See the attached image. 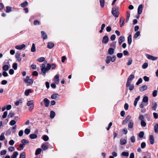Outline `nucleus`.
Returning a JSON list of instances; mask_svg holds the SVG:
<instances>
[{
  "label": "nucleus",
  "instance_id": "obj_1",
  "mask_svg": "<svg viewBox=\"0 0 158 158\" xmlns=\"http://www.w3.org/2000/svg\"><path fill=\"white\" fill-rule=\"evenodd\" d=\"M51 68V65L50 64H48L46 68L45 67V65L44 64H42L41 69L42 72L44 73H46L49 71Z\"/></svg>",
  "mask_w": 158,
  "mask_h": 158
},
{
  "label": "nucleus",
  "instance_id": "obj_2",
  "mask_svg": "<svg viewBox=\"0 0 158 158\" xmlns=\"http://www.w3.org/2000/svg\"><path fill=\"white\" fill-rule=\"evenodd\" d=\"M23 81L26 83L27 86L31 85L33 82V81L32 79H30L29 76H27L26 78L24 79Z\"/></svg>",
  "mask_w": 158,
  "mask_h": 158
},
{
  "label": "nucleus",
  "instance_id": "obj_3",
  "mask_svg": "<svg viewBox=\"0 0 158 158\" xmlns=\"http://www.w3.org/2000/svg\"><path fill=\"white\" fill-rule=\"evenodd\" d=\"M111 12L113 15L116 17H118V7L117 6L113 8L112 9Z\"/></svg>",
  "mask_w": 158,
  "mask_h": 158
},
{
  "label": "nucleus",
  "instance_id": "obj_4",
  "mask_svg": "<svg viewBox=\"0 0 158 158\" xmlns=\"http://www.w3.org/2000/svg\"><path fill=\"white\" fill-rule=\"evenodd\" d=\"M134 77L135 76L133 74H131L129 76L126 84L127 87H128L130 86L131 82L134 78Z\"/></svg>",
  "mask_w": 158,
  "mask_h": 158
},
{
  "label": "nucleus",
  "instance_id": "obj_5",
  "mask_svg": "<svg viewBox=\"0 0 158 158\" xmlns=\"http://www.w3.org/2000/svg\"><path fill=\"white\" fill-rule=\"evenodd\" d=\"M34 102L33 100L28 101L27 103V105L28 106H30L29 108V110L30 111H32L34 108Z\"/></svg>",
  "mask_w": 158,
  "mask_h": 158
},
{
  "label": "nucleus",
  "instance_id": "obj_6",
  "mask_svg": "<svg viewBox=\"0 0 158 158\" xmlns=\"http://www.w3.org/2000/svg\"><path fill=\"white\" fill-rule=\"evenodd\" d=\"M145 55L148 59L152 60H155L157 59V57L148 54H146Z\"/></svg>",
  "mask_w": 158,
  "mask_h": 158
},
{
  "label": "nucleus",
  "instance_id": "obj_7",
  "mask_svg": "<svg viewBox=\"0 0 158 158\" xmlns=\"http://www.w3.org/2000/svg\"><path fill=\"white\" fill-rule=\"evenodd\" d=\"M109 40V39L107 35L104 36L102 39V43L104 44L107 43Z\"/></svg>",
  "mask_w": 158,
  "mask_h": 158
},
{
  "label": "nucleus",
  "instance_id": "obj_8",
  "mask_svg": "<svg viewBox=\"0 0 158 158\" xmlns=\"http://www.w3.org/2000/svg\"><path fill=\"white\" fill-rule=\"evenodd\" d=\"M131 118V116L130 115H127L126 118L125 120L123 121L122 124H126L127 123V122L129 121Z\"/></svg>",
  "mask_w": 158,
  "mask_h": 158
},
{
  "label": "nucleus",
  "instance_id": "obj_9",
  "mask_svg": "<svg viewBox=\"0 0 158 158\" xmlns=\"http://www.w3.org/2000/svg\"><path fill=\"white\" fill-rule=\"evenodd\" d=\"M20 54L19 52H16L15 55V57L17 59V61L19 62H20L22 60V58L20 57Z\"/></svg>",
  "mask_w": 158,
  "mask_h": 158
},
{
  "label": "nucleus",
  "instance_id": "obj_10",
  "mask_svg": "<svg viewBox=\"0 0 158 158\" xmlns=\"http://www.w3.org/2000/svg\"><path fill=\"white\" fill-rule=\"evenodd\" d=\"M43 101L44 102L45 106L46 107H48L50 103V101L47 98H45L44 99Z\"/></svg>",
  "mask_w": 158,
  "mask_h": 158
},
{
  "label": "nucleus",
  "instance_id": "obj_11",
  "mask_svg": "<svg viewBox=\"0 0 158 158\" xmlns=\"http://www.w3.org/2000/svg\"><path fill=\"white\" fill-rule=\"evenodd\" d=\"M157 106V103L156 102H153L152 103V110L156 111Z\"/></svg>",
  "mask_w": 158,
  "mask_h": 158
},
{
  "label": "nucleus",
  "instance_id": "obj_12",
  "mask_svg": "<svg viewBox=\"0 0 158 158\" xmlns=\"http://www.w3.org/2000/svg\"><path fill=\"white\" fill-rule=\"evenodd\" d=\"M26 45L24 44H22L21 45H17L15 46V48L18 50H21L23 48H25Z\"/></svg>",
  "mask_w": 158,
  "mask_h": 158
},
{
  "label": "nucleus",
  "instance_id": "obj_13",
  "mask_svg": "<svg viewBox=\"0 0 158 158\" xmlns=\"http://www.w3.org/2000/svg\"><path fill=\"white\" fill-rule=\"evenodd\" d=\"M125 37L123 36H121L118 39V43L119 45H121L122 42L125 41Z\"/></svg>",
  "mask_w": 158,
  "mask_h": 158
},
{
  "label": "nucleus",
  "instance_id": "obj_14",
  "mask_svg": "<svg viewBox=\"0 0 158 158\" xmlns=\"http://www.w3.org/2000/svg\"><path fill=\"white\" fill-rule=\"evenodd\" d=\"M143 6L142 4L140 5L138 8V14H140L142 11Z\"/></svg>",
  "mask_w": 158,
  "mask_h": 158
},
{
  "label": "nucleus",
  "instance_id": "obj_15",
  "mask_svg": "<svg viewBox=\"0 0 158 158\" xmlns=\"http://www.w3.org/2000/svg\"><path fill=\"white\" fill-rule=\"evenodd\" d=\"M150 142L151 144H153L154 142V139L153 135H151L149 136Z\"/></svg>",
  "mask_w": 158,
  "mask_h": 158
},
{
  "label": "nucleus",
  "instance_id": "obj_16",
  "mask_svg": "<svg viewBox=\"0 0 158 158\" xmlns=\"http://www.w3.org/2000/svg\"><path fill=\"white\" fill-rule=\"evenodd\" d=\"M41 34L42 35V38L44 40L46 39L47 38V35L44 31H41Z\"/></svg>",
  "mask_w": 158,
  "mask_h": 158
},
{
  "label": "nucleus",
  "instance_id": "obj_17",
  "mask_svg": "<svg viewBox=\"0 0 158 158\" xmlns=\"http://www.w3.org/2000/svg\"><path fill=\"white\" fill-rule=\"evenodd\" d=\"M147 86L146 85H143L142 87H139V90L140 91L142 92L146 90L147 89Z\"/></svg>",
  "mask_w": 158,
  "mask_h": 158
},
{
  "label": "nucleus",
  "instance_id": "obj_18",
  "mask_svg": "<svg viewBox=\"0 0 158 158\" xmlns=\"http://www.w3.org/2000/svg\"><path fill=\"white\" fill-rule=\"evenodd\" d=\"M59 95L56 94H55L52 95L51 96V98L52 99H57L59 98Z\"/></svg>",
  "mask_w": 158,
  "mask_h": 158
},
{
  "label": "nucleus",
  "instance_id": "obj_19",
  "mask_svg": "<svg viewBox=\"0 0 158 158\" xmlns=\"http://www.w3.org/2000/svg\"><path fill=\"white\" fill-rule=\"evenodd\" d=\"M140 96H139L137 98H135L134 102V105L135 106H136L137 102L140 99Z\"/></svg>",
  "mask_w": 158,
  "mask_h": 158
},
{
  "label": "nucleus",
  "instance_id": "obj_20",
  "mask_svg": "<svg viewBox=\"0 0 158 158\" xmlns=\"http://www.w3.org/2000/svg\"><path fill=\"white\" fill-rule=\"evenodd\" d=\"M18 154L19 153L17 152H15L11 156V158H17Z\"/></svg>",
  "mask_w": 158,
  "mask_h": 158
},
{
  "label": "nucleus",
  "instance_id": "obj_21",
  "mask_svg": "<svg viewBox=\"0 0 158 158\" xmlns=\"http://www.w3.org/2000/svg\"><path fill=\"white\" fill-rule=\"evenodd\" d=\"M54 46V44L53 43L51 42H48V43L47 47L51 49Z\"/></svg>",
  "mask_w": 158,
  "mask_h": 158
},
{
  "label": "nucleus",
  "instance_id": "obj_22",
  "mask_svg": "<svg viewBox=\"0 0 158 158\" xmlns=\"http://www.w3.org/2000/svg\"><path fill=\"white\" fill-rule=\"evenodd\" d=\"M124 19L123 17L121 18L120 20V27H122L124 24Z\"/></svg>",
  "mask_w": 158,
  "mask_h": 158
},
{
  "label": "nucleus",
  "instance_id": "obj_23",
  "mask_svg": "<svg viewBox=\"0 0 158 158\" xmlns=\"http://www.w3.org/2000/svg\"><path fill=\"white\" fill-rule=\"evenodd\" d=\"M148 98L147 96H144L143 97V100L142 102H143L145 103L148 104Z\"/></svg>",
  "mask_w": 158,
  "mask_h": 158
},
{
  "label": "nucleus",
  "instance_id": "obj_24",
  "mask_svg": "<svg viewBox=\"0 0 158 158\" xmlns=\"http://www.w3.org/2000/svg\"><path fill=\"white\" fill-rule=\"evenodd\" d=\"M134 123L132 120L130 121L128 124V127L131 129L133 127Z\"/></svg>",
  "mask_w": 158,
  "mask_h": 158
},
{
  "label": "nucleus",
  "instance_id": "obj_25",
  "mask_svg": "<svg viewBox=\"0 0 158 158\" xmlns=\"http://www.w3.org/2000/svg\"><path fill=\"white\" fill-rule=\"evenodd\" d=\"M131 35H130L128 37V43L129 45H130L132 42Z\"/></svg>",
  "mask_w": 158,
  "mask_h": 158
},
{
  "label": "nucleus",
  "instance_id": "obj_26",
  "mask_svg": "<svg viewBox=\"0 0 158 158\" xmlns=\"http://www.w3.org/2000/svg\"><path fill=\"white\" fill-rule=\"evenodd\" d=\"M42 138L44 141H47L49 139L48 137L46 135H43L42 137Z\"/></svg>",
  "mask_w": 158,
  "mask_h": 158
},
{
  "label": "nucleus",
  "instance_id": "obj_27",
  "mask_svg": "<svg viewBox=\"0 0 158 158\" xmlns=\"http://www.w3.org/2000/svg\"><path fill=\"white\" fill-rule=\"evenodd\" d=\"M114 52V50L112 48H109L108 50V53L110 55L113 54Z\"/></svg>",
  "mask_w": 158,
  "mask_h": 158
},
{
  "label": "nucleus",
  "instance_id": "obj_28",
  "mask_svg": "<svg viewBox=\"0 0 158 158\" xmlns=\"http://www.w3.org/2000/svg\"><path fill=\"white\" fill-rule=\"evenodd\" d=\"M154 130L155 132L158 134V123H156L154 127Z\"/></svg>",
  "mask_w": 158,
  "mask_h": 158
},
{
  "label": "nucleus",
  "instance_id": "obj_29",
  "mask_svg": "<svg viewBox=\"0 0 158 158\" xmlns=\"http://www.w3.org/2000/svg\"><path fill=\"white\" fill-rule=\"evenodd\" d=\"M127 143V140L125 139H121L120 140V143L121 145L125 144Z\"/></svg>",
  "mask_w": 158,
  "mask_h": 158
},
{
  "label": "nucleus",
  "instance_id": "obj_30",
  "mask_svg": "<svg viewBox=\"0 0 158 158\" xmlns=\"http://www.w3.org/2000/svg\"><path fill=\"white\" fill-rule=\"evenodd\" d=\"M37 135L35 134H31L30 135L29 137L31 139H35L37 137Z\"/></svg>",
  "mask_w": 158,
  "mask_h": 158
},
{
  "label": "nucleus",
  "instance_id": "obj_31",
  "mask_svg": "<svg viewBox=\"0 0 158 158\" xmlns=\"http://www.w3.org/2000/svg\"><path fill=\"white\" fill-rule=\"evenodd\" d=\"M42 151V149L40 148H39L37 149L35 151V154L36 155H37L41 153Z\"/></svg>",
  "mask_w": 158,
  "mask_h": 158
},
{
  "label": "nucleus",
  "instance_id": "obj_32",
  "mask_svg": "<svg viewBox=\"0 0 158 158\" xmlns=\"http://www.w3.org/2000/svg\"><path fill=\"white\" fill-rule=\"evenodd\" d=\"M31 92V89H26L25 92V94L26 96H28L30 93Z\"/></svg>",
  "mask_w": 158,
  "mask_h": 158
},
{
  "label": "nucleus",
  "instance_id": "obj_33",
  "mask_svg": "<svg viewBox=\"0 0 158 158\" xmlns=\"http://www.w3.org/2000/svg\"><path fill=\"white\" fill-rule=\"evenodd\" d=\"M55 115V112L53 111H51L50 113V117L52 118H53Z\"/></svg>",
  "mask_w": 158,
  "mask_h": 158
},
{
  "label": "nucleus",
  "instance_id": "obj_34",
  "mask_svg": "<svg viewBox=\"0 0 158 158\" xmlns=\"http://www.w3.org/2000/svg\"><path fill=\"white\" fill-rule=\"evenodd\" d=\"M35 51L36 49L35 44L34 43H33L31 48V51L32 52H35Z\"/></svg>",
  "mask_w": 158,
  "mask_h": 158
},
{
  "label": "nucleus",
  "instance_id": "obj_35",
  "mask_svg": "<svg viewBox=\"0 0 158 158\" xmlns=\"http://www.w3.org/2000/svg\"><path fill=\"white\" fill-rule=\"evenodd\" d=\"M9 69V66L7 65H5L2 67V69L4 71H7Z\"/></svg>",
  "mask_w": 158,
  "mask_h": 158
},
{
  "label": "nucleus",
  "instance_id": "obj_36",
  "mask_svg": "<svg viewBox=\"0 0 158 158\" xmlns=\"http://www.w3.org/2000/svg\"><path fill=\"white\" fill-rule=\"evenodd\" d=\"M111 57L110 56H107L106 60L107 64H109L111 61Z\"/></svg>",
  "mask_w": 158,
  "mask_h": 158
},
{
  "label": "nucleus",
  "instance_id": "obj_37",
  "mask_svg": "<svg viewBox=\"0 0 158 158\" xmlns=\"http://www.w3.org/2000/svg\"><path fill=\"white\" fill-rule=\"evenodd\" d=\"M28 5V2L27 1H25L23 3L21 4V6L22 7H24L27 6Z\"/></svg>",
  "mask_w": 158,
  "mask_h": 158
},
{
  "label": "nucleus",
  "instance_id": "obj_38",
  "mask_svg": "<svg viewBox=\"0 0 158 158\" xmlns=\"http://www.w3.org/2000/svg\"><path fill=\"white\" fill-rule=\"evenodd\" d=\"M21 142L23 143V144L25 145L26 144H28L29 143V141L26 140L25 139H23L21 140Z\"/></svg>",
  "mask_w": 158,
  "mask_h": 158
},
{
  "label": "nucleus",
  "instance_id": "obj_39",
  "mask_svg": "<svg viewBox=\"0 0 158 158\" xmlns=\"http://www.w3.org/2000/svg\"><path fill=\"white\" fill-rule=\"evenodd\" d=\"M99 2L100 4V6L102 7H103L105 5V1L104 0H99Z\"/></svg>",
  "mask_w": 158,
  "mask_h": 158
},
{
  "label": "nucleus",
  "instance_id": "obj_40",
  "mask_svg": "<svg viewBox=\"0 0 158 158\" xmlns=\"http://www.w3.org/2000/svg\"><path fill=\"white\" fill-rule=\"evenodd\" d=\"M4 133H2L1 135L0 136V141H3L5 139V137L4 136Z\"/></svg>",
  "mask_w": 158,
  "mask_h": 158
},
{
  "label": "nucleus",
  "instance_id": "obj_41",
  "mask_svg": "<svg viewBox=\"0 0 158 158\" xmlns=\"http://www.w3.org/2000/svg\"><path fill=\"white\" fill-rule=\"evenodd\" d=\"M41 148L44 150H45L48 148V147L46 144H42L41 146Z\"/></svg>",
  "mask_w": 158,
  "mask_h": 158
},
{
  "label": "nucleus",
  "instance_id": "obj_42",
  "mask_svg": "<svg viewBox=\"0 0 158 158\" xmlns=\"http://www.w3.org/2000/svg\"><path fill=\"white\" fill-rule=\"evenodd\" d=\"M140 32L139 31H137L134 35V38H137L140 35Z\"/></svg>",
  "mask_w": 158,
  "mask_h": 158
},
{
  "label": "nucleus",
  "instance_id": "obj_43",
  "mask_svg": "<svg viewBox=\"0 0 158 158\" xmlns=\"http://www.w3.org/2000/svg\"><path fill=\"white\" fill-rule=\"evenodd\" d=\"M6 12L7 13L10 12L11 11L12 8L11 7L9 6H7L6 7Z\"/></svg>",
  "mask_w": 158,
  "mask_h": 158
},
{
  "label": "nucleus",
  "instance_id": "obj_44",
  "mask_svg": "<svg viewBox=\"0 0 158 158\" xmlns=\"http://www.w3.org/2000/svg\"><path fill=\"white\" fill-rule=\"evenodd\" d=\"M116 42H113L112 43L110 44V46L114 48H115L116 47Z\"/></svg>",
  "mask_w": 158,
  "mask_h": 158
},
{
  "label": "nucleus",
  "instance_id": "obj_45",
  "mask_svg": "<svg viewBox=\"0 0 158 158\" xmlns=\"http://www.w3.org/2000/svg\"><path fill=\"white\" fill-rule=\"evenodd\" d=\"M25 152H23L20 154L19 158H25Z\"/></svg>",
  "mask_w": 158,
  "mask_h": 158
},
{
  "label": "nucleus",
  "instance_id": "obj_46",
  "mask_svg": "<svg viewBox=\"0 0 158 158\" xmlns=\"http://www.w3.org/2000/svg\"><path fill=\"white\" fill-rule=\"evenodd\" d=\"M140 124L141 126L143 127H145L146 125V123L144 120H142L141 121Z\"/></svg>",
  "mask_w": 158,
  "mask_h": 158
},
{
  "label": "nucleus",
  "instance_id": "obj_47",
  "mask_svg": "<svg viewBox=\"0 0 158 158\" xmlns=\"http://www.w3.org/2000/svg\"><path fill=\"white\" fill-rule=\"evenodd\" d=\"M59 81V76L58 75H56L54 78V81L55 82H58Z\"/></svg>",
  "mask_w": 158,
  "mask_h": 158
},
{
  "label": "nucleus",
  "instance_id": "obj_48",
  "mask_svg": "<svg viewBox=\"0 0 158 158\" xmlns=\"http://www.w3.org/2000/svg\"><path fill=\"white\" fill-rule=\"evenodd\" d=\"M30 131H31L30 129L28 128H26L25 130L24 133L26 135H28L30 133Z\"/></svg>",
  "mask_w": 158,
  "mask_h": 158
},
{
  "label": "nucleus",
  "instance_id": "obj_49",
  "mask_svg": "<svg viewBox=\"0 0 158 158\" xmlns=\"http://www.w3.org/2000/svg\"><path fill=\"white\" fill-rule=\"evenodd\" d=\"M122 155L123 156H129V153L128 152H122Z\"/></svg>",
  "mask_w": 158,
  "mask_h": 158
},
{
  "label": "nucleus",
  "instance_id": "obj_50",
  "mask_svg": "<svg viewBox=\"0 0 158 158\" xmlns=\"http://www.w3.org/2000/svg\"><path fill=\"white\" fill-rule=\"evenodd\" d=\"M12 67L15 70H16L17 69V64L16 63H14L12 65Z\"/></svg>",
  "mask_w": 158,
  "mask_h": 158
},
{
  "label": "nucleus",
  "instance_id": "obj_51",
  "mask_svg": "<svg viewBox=\"0 0 158 158\" xmlns=\"http://www.w3.org/2000/svg\"><path fill=\"white\" fill-rule=\"evenodd\" d=\"M16 123V122L14 120H11L10 122V124L11 126H13Z\"/></svg>",
  "mask_w": 158,
  "mask_h": 158
},
{
  "label": "nucleus",
  "instance_id": "obj_52",
  "mask_svg": "<svg viewBox=\"0 0 158 158\" xmlns=\"http://www.w3.org/2000/svg\"><path fill=\"white\" fill-rule=\"evenodd\" d=\"M148 63H145L142 65V67L143 69H145L148 67Z\"/></svg>",
  "mask_w": 158,
  "mask_h": 158
},
{
  "label": "nucleus",
  "instance_id": "obj_53",
  "mask_svg": "<svg viewBox=\"0 0 158 158\" xmlns=\"http://www.w3.org/2000/svg\"><path fill=\"white\" fill-rule=\"evenodd\" d=\"M144 135V132L143 131H141L139 134V136L140 138H142L143 137Z\"/></svg>",
  "mask_w": 158,
  "mask_h": 158
},
{
  "label": "nucleus",
  "instance_id": "obj_54",
  "mask_svg": "<svg viewBox=\"0 0 158 158\" xmlns=\"http://www.w3.org/2000/svg\"><path fill=\"white\" fill-rule=\"evenodd\" d=\"M142 82V80L141 78H140L138 81L136 83V84L137 85H138L141 83Z\"/></svg>",
  "mask_w": 158,
  "mask_h": 158
},
{
  "label": "nucleus",
  "instance_id": "obj_55",
  "mask_svg": "<svg viewBox=\"0 0 158 158\" xmlns=\"http://www.w3.org/2000/svg\"><path fill=\"white\" fill-rule=\"evenodd\" d=\"M45 60V58L44 57H41L38 59V61L40 62H42L44 61Z\"/></svg>",
  "mask_w": 158,
  "mask_h": 158
},
{
  "label": "nucleus",
  "instance_id": "obj_56",
  "mask_svg": "<svg viewBox=\"0 0 158 158\" xmlns=\"http://www.w3.org/2000/svg\"><path fill=\"white\" fill-rule=\"evenodd\" d=\"M144 118V117L143 115H140L139 117V119L141 121L143 120Z\"/></svg>",
  "mask_w": 158,
  "mask_h": 158
},
{
  "label": "nucleus",
  "instance_id": "obj_57",
  "mask_svg": "<svg viewBox=\"0 0 158 158\" xmlns=\"http://www.w3.org/2000/svg\"><path fill=\"white\" fill-rule=\"evenodd\" d=\"M6 150H2L0 152V154L1 155H5L6 153Z\"/></svg>",
  "mask_w": 158,
  "mask_h": 158
},
{
  "label": "nucleus",
  "instance_id": "obj_58",
  "mask_svg": "<svg viewBox=\"0 0 158 158\" xmlns=\"http://www.w3.org/2000/svg\"><path fill=\"white\" fill-rule=\"evenodd\" d=\"M146 143L145 142H143L141 144V148H145V147H146Z\"/></svg>",
  "mask_w": 158,
  "mask_h": 158
},
{
  "label": "nucleus",
  "instance_id": "obj_59",
  "mask_svg": "<svg viewBox=\"0 0 158 158\" xmlns=\"http://www.w3.org/2000/svg\"><path fill=\"white\" fill-rule=\"evenodd\" d=\"M132 60L131 59H129L128 60V62L127 63V64L128 65H130L132 64Z\"/></svg>",
  "mask_w": 158,
  "mask_h": 158
},
{
  "label": "nucleus",
  "instance_id": "obj_60",
  "mask_svg": "<svg viewBox=\"0 0 158 158\" xmlns=\"http://www.w3.org/2000/svg\"><path fill=\"white\" fill-rule=\"evenodd\" d=\"M130 139L132 143H134L135 142V136H133L131 137Z\"/></svg>",
  "mask_w": 158,
  "mask_h": 158
},
{
  "label": "nucleus",
  "instance_id": "obj_61",
  "mask_svg": "<svg viewBox=\"0 0 158 158\" xmlns=\"http://www.w3.org/2000/svg\"><path fill=\"white\" fill-rule=\"evenodd\" d=\"M40 24V22L37 20H35L34 22V24L35 25H39Z\"/></svg>",
  "mask_w": 158,
  "mask_h": 158
},
{
  "label": "nucleus",
  "instance_id": "obj_62",
  "mask_svg": "<svg viewBox=\"0 0 158 158\" xmlns=\"http://www.w3.org/2000/svg\"><path fill=\"white\" fill-rule=\"evenodd\" d=\"M7 114V111H5L3 113V114L2 115V118H5Z\"/></svg>",
  "mask_w": 158,
  "mask_h": 158
},
{
  "label": "nucleus",
  "instance_id": "obj_63",
  "mask_svg": "<svg viewBox=\"0 0 158 158\" xmlns=\"http://www.w3.org/2000/svg\"><path fill=\"white\" fill-rule=\"evenodd\" d=\"M115 35L114 34H113L111 35V36L110 37V39L111 40L113 41L115 40Z\"/></svg>",
  "mask_w": 158,
  "mask_h": 158
},
{
  "label": "nucleus",
  "instance_id": "obj_64",
  "mask_svg": "<svg viewBox=\"0 0 158 158\" xmlns=\"http://www.w3.org/2000/svg\"><path fill=\"white\" fill-rule=\"evenodd\" d=\"M8 149L9 151L12 152L14 150L15 148L13 147H10L8 148Z\"/></svg>",
  "mask_w": 158,
  "mask_h": 158
}]
</instances>
